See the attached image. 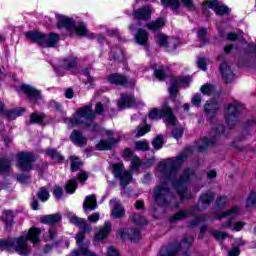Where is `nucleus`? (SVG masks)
Instances as JSON below:
<instances>
[{
  "label": "nucleus",
  "instance_id": "338daca9",
  "mask_svg": "<svg viewBox=\"0 0 256 256\" xmlns=\"http://www.w3.org/2000/svg\"><path fill=\"white\" fill-rule=\"evenodd\" d=\"M107 255L108 256H119V252L117 251V249H115V247L111 246L108 248Z\"/></svg>",
  "mask_w": 256,
  "mask_h": 256
},
{
  "label": "nucleus",
  "instance_id": "9d476101",
  "mask_svg": "<svg viewBox=\"0 0 256 256\" xmlns=\"http://www.w3.org/2000/svg\"><path fill=\"white\" fill-rule=\"evenodd\" d=\"M203 7H209L212 11H215L216 15H227L229 13V7L217 0H206L203 2Z\"/></svg>",
  "mask_w": 256,
  "mask_h": 256
},
{
  "label": "nucleus",
  "instance_id": "473e14b6",
  "mask_svg": "<svg viewBox=\"0 0 256 256\" xmlns=\"http://www.w3.org/2000/svg\"><path fill=\"white\" fill-rule=\"evenodd\" d=\"M120 180L121 187H124L126 185H129L131 183V180L133 179V174L129 171H124L122 175L118 178Z\"/></svg>",
  "mask_w": 256,
  "mask_h": 256
},
{
  "label": "nucleus",
  "instance_id": "2eb2a0df",
  "mask_svg": "<svg viewBox=\"0 0 256 256\" xmlns=\"http://www.w3.org/2000/svg\"><path fill=\"white\" fill-rule=\"evenodd\" d=\"M69 221L72 225H76V227H82V231L80 233H91L92 227L86 223L85 219L78 217L77 215H70Z\"/></svg>",
  "mask_w": 256,
  "mask_h": 256
},
{
  "label": "nucleus",
  "instance_id": "052dcab7",
  "mask_svg": "<svg viewBox=\"0 0 256 256\" xmlns=\"http://www.w3.org/2000/svg\"><path fill=\"white\" fill-rule=\"evenodd\" d=\"M99 219H101V215L99 214V212H95L92 215L88 216V221H90V223H97Z\"/></svg>",
  "mask_w": 256,
  "mask_h": 256
},
{
  "label": "nucleus",
  "instance_id": "39448f33",
  "mask_svg": "<svg viewBox=\"0 0 256 256\" xmlns=\"http://www.w3.org/2000/svg\"><path fill=\"white\" fill-rule=\"evenodd\" d=\"M58 27H65V29H74L76 35L79 37H89L90 39H93V34H89L87 31V26L83 23L78 24L75 27V21L72 18H69L67 16L58 15Z\"/></svg>",
  "mask_w": 256,
  "mask_h": 256
},
{
  "label": "nucleus",
  "instance_id": "6ab92c4d",
  "mask_svg": "<svg viewBox=\"0 0 256 256\" xmlns=\"http://www.w3.org/2000/svg\"><path fill=\"white\" fill-rule=\"evenodd\" d=\"M70 140L78 147H85V145H87V137H85L79 130H73L70 135Z\"/></svg>",
  "mask_w": 256,
  "mask_h": 256
},
{
  "label": "nucleus",
  "instance_id": "69168bd1",
  "mask_svg": "<svg viewBox=\"0 0 256 256\" xmlns=\"http://www.w3.org/2000/svg\"><path fill=\"white\" fill-rule=\"evenodd\" d=\"M50 109H55L56 111H63V108L61 107V104L55 101L49 102Z\"/></svg>",
  "mask_w": 256,
  "mask_h": 256
},
{
  "label": "nucleus",
  "instance_id": "e433bc0d",
  "mask_svg": "<svg viewBox=\"0 0 256 256\" xmlns=\"http://www.w3.org/2000/svg\"><path fill=\"white\" fill-rule=\"evenodd\" d=\"M209 233L214 237L216 241H224V239H227V233L225 232H221L215 229H210Z\"/></svg>",
  "mask_w": 256,
  "mask_h": 256
},
{
  "label": "nucleus",
  "instance_id": "dca6fc26",
  "mask_svg": "<svg viewBox=\"0 0 256 256\" xmlns=\"http://www.w3.org/2000/svg\"><path fill=\"white\" fill-rule=\"evenodd\" d=\"M239 115V107L236 104H230L226 111V121L228 125H235L237 123V116Z\"/></svg>",
  "mask_w": 256,
  "mask_h": 256
},
{
  "label": "nucleus",
  "instance_id": "f03ea898",
  "mask_svg": "<svg viewBox=\"0 0 256 256\" xmlns=\"http://www.w3.org/2000/svg\"><path fill=\"white\" fill-rule=\"evenodd\" d=\"M41 235V229L32 227L29 229L26 236H20L13 240H5L7 243L5 249L10 250L12 247L18 253V255L29 256L31 254V248L27 244V241L31 243H39V236Z\"/></svg>",
  "mask_w": 256,
  "mask_h": 256
},
{
  "label": "nucleus",
  "instance_id": "393cba45",
  "mask_svg": "<svg viewBox=\"0 0 256 256\" xmlns=\"http://www.w3.org/2000/svg\"><path fill=\"white\" fill-rule=\"evenodd\" d=\"M97 207V198L95 195H89L86 196L84 203H83V209L84 211H95V208Z\"/></svg>",
  "mask_w": 256,
  "mask_h": 256
},
{
  "label": "nucleus",
  "instance_id": "a19ab883",
  "mask_svg": "<svg viewBox=\"0 0 256 256\" xmlns=\"http://www.w3.org/2000/svg\"><path fill=\"white\" fill-rule=\"evenodd\" d=\"M45 120V114L34 112L30 116V123H41Z\"/></svg>",
  "mask_w": 256,
  "mask_h": 256
},
{
  "label": "nucleus",
  "instance_id": "4be33fe9",
  "mask_svg": "<svg viewBox=\"0 0 256 256\" xmlns=\"http://www.w3.org/2000/svg\"><path fill=\"white\" fill-rule=\"evenodd\" d=\"M0 113L2 115H5L7 119H11L12 121L14 119H17V117H20L21 114L25 113L24 108L16 109V110H3V103L0 101Z\"/></svg>",
  "mask_w": 256,
  "mask_h": 256
},
{
  "label": "nucleus",
  "instance_id": "7c9ffc66",
  "mask_svg": "<svg viewBox=\"0 0 256 256\" xmlns=\"http://www.w3.org/2000/svg\"><path fill=\"white\" fill-rule=\"evenodd\" d=\"M11 173V161L7 158H0V175H9Z\"/></svg>",
  "mask_w": 256,
  "mask_h": 256
},
{
  "label": "nucleus",
  "instance_id": "b1692460",
  "mask_svg": "<svg viewBox=\"0 0 256 256\" xmlns=\"http://www.w3.org/2000/svg\"><path fill=\"white\" fill-rule=\"evenodd\" d=\"M111 227V222H105L104 225L100 227L99 232L95 235V239H97L98 241L107 239V237H109V233H111Z\"/></svg>",
  "mask_w": 256,
  "mask_h": 256
},
{
  "label": "nucleus",
  "instance_id": "9b49d317",
  "mask_svg": "<svg viewBox=\"0 0 256 256\" xmlns=\"http://www.w3.org/2000/svg\"><path fill=\"white\" fill-rule=\"evenodd\" d=\"M239 215V208L237 206L233 207L232 209L224 212L222 215L218 216L216 219L221 220L225 219V217H229L227 222L221 225L220 229H231L233 227V220L235 217Z\"/></svg>",
  "mask_w": 256,
  "mask_h": 256
},
{
  "label": "nucleus",
  "instance_id": "1a4fd4ad",
  "mask_svg": "<svg viewBox=\"0 0 256 256\" xmlns=\"http://www.w3.org/2000/svg\"><path fill=\"white\" fill-rule=\"evenodd\" d=\"M181 1L188 11H197V7H195V3H193V0ZM161 4L163 5V7H170L172 11H177L181 7V2L179 0H161Z\"/></svg>",
  "mask_w": 256,
  "mask_h": 256
},
{
  "label": "nucleus",
  "instance_id": "c03bdc74",
  "mask_svg": "<svg viewBox=\"0 0 256 256\" xmlns=\"http://www.w3.org/2000/svg\"><path fill=\"white\" fill-rule=\"evenodd\" d=\"M209 145H213V142L209 141L208 138H204L198 142L197 149L198 151H205Z\"/></svg>",
  "mask_w": 256,
  "mask_h": 256
},
{
  "label": "nucleus",
  "instance_id": "7ed1b4c3",
  "mask_svg": "<svg viewBox=\"0 0 256 256\" xmlns=\"http://www.w3.org/2000/svg\"><path fill=\"white\" fill-rule=\"evenodd\" d=\"M93 119H95L93 106L87 105L76 111V113L70 118L68 127L69 129H73V127L81 126L88 131H97L99 126L96 123H93Z\"/></svg>",
  "mask_w": 256,
  "mask_h": 256
},
{
  "label": "nucleus",
  "instance_id": "f3484780",
  "mask_svg": "<svg viewBox=\"0 0 256 256\" xmlns=\"http://www.w3.org/2000/svg\"><path fill=\"white\" fill-rule=\"evenodd\" d=\"M220 73L225 83H232L235 80V74L231 71V67L227 62H224L220 65Z\"/></svg>",
  "mask_w": 256,
  "mask_h": 256
},
{
  "label": "nucleus",
  "instance_id": "412c9836",
  "mask_svg": "<svg viewBox=\"0 0 256 256\" xmlns=\"http://www.w3.org/2000/svg\"><path fill=\"white\" fill-rule=\"evenodd\" d=\"M133 17L139 21H149V19H151V8L149 6H145L136 10L133 12Z\"/></svg>",
  "mask_w": 256,
  "mask_h": 256
},
{
  "label": "nucleus",
  "instance_id": "79ce46f5",
  "mask_svg": "<svg viewBox=\"0 0 256 256\" xmlns=\"http://www.w3.org/2000/svg\"><path fill=\"white\" fill-rule=\"evenodd\" d=\"M37 195H38V199L43 203H45V201H47L50 197L49 191H47V188L45 187L40 188Z\"/></svg>",
  "mask_w": 256,
  "mask_h": 256
},
{
  "label": "nucleus",
  "instance_id": "6e6d98bb",
  "mask_svg": "<svg viewBox=\"0 0 256 256\" xmlns=\"http://www.w3.org/2000/svg\"><path fill=\"white\" fill-rule=\"evenodd\" d=\"M141 167V159L135 156L131 161V169L132 171H137Z\"/></svg>",
  "mask_w": 256,
  "mask_h": 256
},
{
  "label": "nucleus",
  "instance_id": "680f3d73",
  "mask_svg": "<svg viewBox=\"0 0 256 256\" xmlns=\"http://www.w3.org/2000/svg\"><path fill=\"white\" fill-rule=\"evenodd\" d=\"M17 181H19V183H21L22 185H27V183H29L30 181V178L27 175H18Z\"/></svg>",
  "mask_w": 256,
  "mask_h": 256
},
{
  "label": "nucleus",
  "instance_id": "603ef678",
  "mask_svg": "<svg viewBox=\"0 0 256 256\" xmlns=\"http://www.w3.org/2000/svg\"><path fill=\"white\" fill-rule=\"evenodd\" d=\"M152 145H153L154 149H156V151H159V149H161V147H163V136L162 135H158L153 140Z\"/></svg>",
  "mask_w": 256,
  "mask_h": 256
},
{
  "label": "nucleus",
  "instance_id": "f704fd0d",
  "mask_svg": "<svg viewBox=\"0 0 256 256\" xmlns=\"http://www.w3.org/2000/svg\"><path fill=\"white\" fill-rule=\"evenodd\" d=\"M111 167L114 177H116L117 179H119L123 175V173H125V167L123 166V164H112Z\"/></svg>",
  "mask_w": 256,
  "mask_h": 256
},
{
  "label": "nucleus",
  "instance_id": "0e129e2a",
  "mask_svg": "<svg viewBox=\"0 0 256 256\" xmlns=\"http://www.w3.org/2000/svg\"><path fill=\"white\" fill-rule=\"evenodd\" d=\"M207 219V216H197L195 221L190 222V227H195L196 225H199L202 221H205Z\"/></svg>",
  "mask_w": 256,
  "mask_h": 256
},
{
  "label": "nucleus",
  "instance_id": "5701e85b",
  "mask_svg": "<svg viewBox=\"0 0 256 256\" xmlns=\"http://www.w3.org/2000/svg\"><path fill=\"white\" fill-rule=\"evenodd\" d=\"M135 105V97L123 94L118 101L119 109H127Z\"/></svg>",
  "mask_w": 256,
  "mask_h": 256
},
{
  "label": "nucleus",
  "instance_id": "bf43d9fd",
  "mask_svg": "<svg viewBox=\"0 0 256 256\" xmlns=\"http://www.w3.org/2000/svg\"><path fill=\"white\" fill-rule=\"evenodd\" d=\"M201 94H195L192 98V105H194L195 107H199V105H201Z\"/></svg>",
  "mask_w": 256,
  "mask_h": 256
},
{
  "label": "nucleus",
  "instance_id": "aec40b11",
  "mask_svg": "<svg viewBox=\"0 0 256 256\" xmlns=\"http://www.w3.org/2000/svg\"><path fill=\"white\" fill-rule=\"evenodd\" d=\"M117 143H119V140L115 138H109L108 140L103 139L96 144V149L97 151H109L110 149H113Z\"/></svg>",
  "mask_w": 256,
  "mask_h": 256
},
{
  "label": "nucleus",
  "instance_id": "f257e3e1",
  "mask_svg": "<svg viewBox=\"0 0 256 256\" xmlns=\"http://www.w3.org/2000/svg\"><path fill=\"white\" fill-rule=\"evenodd\" d=\"M185 157V154H181L176 158H169L159 164L161 184L155 188L153 195V199L158 205L163 206L172 203L171 199H173V196H171V192L167 187L169 183L178 193L180 201L191 199V194L187 193V183H189L190 179H193L195 171L186 169L180 176L178 172L179 167L183 165Z\"/></svg>",
  "mask_w": 256,
  "mask_h": 256
},
{
  "label": "nucleus",
  "instance_id": "774afa93",
  "mask_svg": "<svg viewBox=\"0 0 256 256\" xmlns=\"http://www.w3.org/2000/svg\"><path fill=\"white\" fill-rule=\"evenodd\" d=\"M241 251L239 250V247H233L229 253L228 256H239Z\"/></svg>",
  "mask_w": 256,
  "mask_h": 256
},
{
  "label": "nucleus",
  "instance_id": "4c0bfd02",
  "mask_svg": "<svg viewBox=\"0 0 256 256\" xmlns=\"http://www.w3.org/2000/svg\"><path fill=\"white\" fill-rule=\"evenodd\" d=\"M123 215H125V208L123 206H121V204H119L113 208L112 216L115 219H121V217H123Z\"/></svg>",
  "mask_w": 256,
  "mask_h": 256
},
{
  "label": "nucleus",
  "instance_id": "ddd939ff",
  "mask_svg": "<svg viewBox=\"0 0 256 256\" xmlns=\"http://www.w3.org/2000/svg\"><path fill=\"white\" fill-rule=\"evenodd\" d=\"M219 111V103L216 100H211L204 106V113L207 116L208 122L213 123L217 112Z\"/></svg>",
  "mask_w": 256,
  "mask_h": 256
},
{
  "label": "nucleus",
  "instance_id": "bb28decb",
  "mask_svg": "<svg viewBox=\"0 0 256 256\" xmlns=\"http://www.w3.org/2000/svg\"><path fill=\"white\" fill-rule=\"evenodd\" d=\"M119 236L121 239H125V237L129 236L131 241H139L141 239V233H139V230H134L133 233H129V229H120L119 230Z\"/></svg>",
  "mask_w": 256,
  "mask_h": 256
},
{
  "label": "nucleus",
  "instance_id": "0eeeda50",
  "mask_svg": "<svg viewBox=\"0 0 256 256\" xmlns=\"http://www.w3.org/2000/svg\"><path fill=\"white\" fill-rule=\"evenodd\" d=\"M193 241H195L193 236H186L184 237L182 244H176V245L167 247L165 250H161L159 256H175L177 255V253H179V250L182 247H186V248L190 247L191 244H193Z\"/></svg>",
  "mask_w": 256,
  "mask_h": 256
},
{
  "label": "nucleus",
  "instance_id": "6e6552de",
  "mask_svg": "<svg viewBox=\"0 0 256 256\" xmlns=\"http://www.w3.org/2000/svg\"><path fill=\"white\" fill-rule=\"evenodd\" d=\"M35 163V155L31 152H20L18 153V164L17 167L20 171H31Z\"/></svg>",
  "mask_w": 256,
  "mask_h": 256
},
{
  "label": "nucleus",
  "instance_id": "58836bf2",
  "mask_svg": "<svg viewBox=\"0 0 256 256\" xmlns=\"http://www.w3.org/2000/svg\"><path fill=\"white\" fill-rule=\"evenodd\" d=\"M77 185L78 183L75 179L68 181L65 185L66 192L69 193L70 195H73V193H75V191L77 190Z\"/></svg>",
  "mask_w": 256,
  "mask_h": 256
},
{
  "label": "nucleus",
  "instance_id": "09e8293b",
  "mask_svg": "<svg viewBox=\"0 0 256 256\" xmlns=\"http://www.w3.org/2000/svg\"><path fill=\"white\" fill-rule=\"evenodd\" d=\"M197 35L200 43H202V45H205V43H207V29L201 28L200 30H198Z\"/></svg>",
  "mask_w": 256,
  "mask_h": 256
},
{
  "label": "nucleus",
  "instance_id": "49530a36",
  "mask_svg": "<svg viewBox=\"0 0 256 256\" xmlns=\"http://www.w3.org/2000/svg\"><path fill=\"white\" fill-rule=\"evenodd\" d=\"M200 91L203 95H213L215 93V87L211 84H206L201 86Z\"/></svg>",
  "mask_w": 256,
  "mask_h": 256
},
{
  "label": "nucleus",
  "instance_id": "72a5a7b5",
  "mask_svg": "<svg viewBox=\"0 0 256 256\" xmlns=\"http://www.w3.org/2000/svg\"><path fill=\"white\" fill-rule=\"evenodd\" d=\"M190 213H193V211L189 210V211H179L178 213H176L174 216L171 217L170 221L171 223H175L177 221H183V219L189 217Z\"/></svg>",
  "mask_w": 256,
  "mask_h": 256
},
{
  "label": "nucleus",
  "instance_id": "c756f323",
  "mask_svg": "<svg viewBox=\"0 0 256 256\" xmlns=\"http://www.w3.org/2000/svg\"><path fill=\"white\" fill-rule=\"evenodd\" d=\"M108 81L112 85H126L127 78L123 75H120V74H110L108 76Z\"/></svg>",
  "mask_w": 256,
  "mask_h": 256
},
{
  "label": "nucleus",
  "instance_id": "2f4dec72",
  "mask_svg": "<svg viewBox=\"0 0 256 256\" xmlns=\"http://www.w3.org/2000/svg\"><path fill=\"white\" fill-rule=\"evenodd\" d=\"M165 23H166L165 19L159 18L156 21H152L146 24V27L150 31H159V29H161L162 27H165Z\"/></svg>",
  "mask_w": 256,
  "mask_h": 256
},
{
  "label": "nucleus",
  "instance_id": "a878e982",
  "mask_svg": "<svg viewBox=\"0 0 256 256\" xmlns=\"http://www.w3.org/2000/svg\"><path fill=\"white\" fill-rule=\"evenodd\" d=\"M62 216L59 213L45 215L41 217V222L45 225H57L61 221Z\"/></svg>",
  "mask_w": 256,
  "mask_h": 256
},
{
  "label": "nucleus",
  "instance_id": "20e7f679",
  "mask_svg": "<svg viewBox=\"0 0 256 256\" xmlns=\"http://www.w3.org/2000/svg\"><path fill=\"white\" fill-rule=\"evenodd\" d=\"M27 39L33 41V43H38L41 47H55L59 42V35L52 33L48 36L37 31L26 32Z\"/></svg>",
  "mask_w": 256,
  "mask_h": 256
},
{
  "label": "nucleus",
  "instance_id": "37998d69",
  "mask_svg": "<svg viewBox=\"0 0 256 256\" xmlns=\"http://www.w3.org/2000/svg\"><path fill=\"white\" fill-rule=\"evenodd\" d=\"M246 207H248L249 209H251V207H256V192L252 191L247 200H246Z\"/></svg>",
  "mask_w": 256,
  "mask_h": 256
},
{
  "label": "nucleus",
  "instance_id": "8fccbe9b",
  "mask_svg": "<svg viewBox=\"0 0 256 256\" xmlns=\"http://www.w3.org/2000/svg\"><path fill=\"white\" fill-rule=\"evenodd\" d=\"M149 131H151V128L149 126L146 127H141L138 126L135 130V137H143V135H145L146 133H149Z\"/></svg>",
  "mask_w": 256,
  "mask_h": 256
},
{
  "label": "nucleus",
  "instance_id": "3c124183",
  "mask_svg": "<svg viewBox=\"0 0 256 256\" xmlns=\"http://www.w3.org/2000/svg\"><path fill=\"white\" fill-rule=\"evenodd\" d=\"M154 75L156 79H159V81H164L165 77H167L163 66H159L158 69L155 70Z\"/></svg>",
  "mask_w": 256,
  "mask_h": 256
},
{
  "label": "nucleus",
  "instance_id": "de8ad7c7",
  "mask_svg": "<svg viewBox=\"0 0 256 256\" xmlns=\"http://www.w3.org/2000/svg\"><path fill=\"white\" fill-rule=\"evenodd\" d=\"M135 147L137 151H148L149 150V142L145 140H140L135 143Z\"/></svg>",
  "mask_w": 256,
  "mask_h": 256
},
{
  "label": "nucleus",
  "instance_id": "c85d7f7f",
  "mask_svg": "<svg viewBox=\"0 0 256 256\" xmlns=\"http://www.w3.org/2000/svg\"><path fill=\"white\" fill-rule=\"evenodd\" d=\"M13 211L4 210L2 212V221L6 225V229H11L13 227V219H14Z\"/></svg>",
  "mask_w": 256,
  "mask_h": 256
},
{
  "label": "nucleus",
  "instance_id": "864d4df0",
  "mask_svg": "<svg viewBox=\"0 0 256 256\" xmlns=\"http://www.w3.org/2000/svg\"><path fill=\"white\" fill-rule=\"evenodd\" d=\"M71 169L72 171H78L79 167H81L83 164L79 160V158L72 156L71 158Z\"/></svg>",
  "mask_w": 256,
  "mask_h": 256
},
{
  "label": "nucleus",
  "instance_id": "c9c22d12",
  "mask_svg": "<svg viewBox=\"0 0 256 256\" xmlns=\"http://www.w3.org/2000/svg\"><path fill=\"white\" fill-rule=\"evenodd\" d=\"M46 154L48 155V157H51V159L57 161L58 163H61V161H63L64 159L61 153L57 152V150L55 149L47 150Z\"/></svg>",
  "mask_w": 256,
  "mask_h": 256
},
{
  "label": "nucleus",
  "instance_id": "cd10ccee",
  "mask_svg": "<svg viewBox=\"0 0 256 256\" xmlns=\"http://www.w3.org/2000/svg\"><path fill=\"white\" fill-rule=\"evenodd\" d=\"M135 41L138 45H148L149 34L143 29H139L135 34Z\"/></svg>",
  "mask_w": 256,
  "mask_h": 256
},
{
  "label": "nucleus",
  "instance_id": "4d7b16f0",
  "mask_svg": "<svg viewBox=\"0 0 256 256\" xmlns=\"http://www.w3.org/2000/svg\"><path fill=\"white\" fill-rule=\"evenodd\" d=\"M52 193L56 199H61L63 197V187L55 186L52 190Z\"/></svg>",
  "mask_w": 256,
  "mask_h": 256
},
{
  "label": "nucleus",
  "instance_id": "4468645a",
  "mask_svg": "<svg viewBox=\"0 0 256 256\" xmlns=\"http://www.w3.org/2000/svg\"><path fill=\"white\" fill-rule=\"evenodd\" d=\"M189 83H191V77L189 76L180 78L179 80H172L171 86L169 88L171 99H175V97H177V89H179V85H185L186 87H189Z\"/></svg>",
  "mask_w": 256,
  "mask_h": 256
},
{
  "label": "nucleus",
  "instance_id": "ea45409f",
  "mask_svg": "<svg viewBox=\"0 0 256 256\" xmlns=\"http://www.w3.org/2000/svg\"><path fill=\"white\" fill-rule=\"evenodd\" d=\"M155 38L157 45L160 47H169V42L167 41V36L165 34H157Z\"/></svg>",
  "mask_w": 256,
  "mask_h": 256
},
{
  "label": "nucleus",
  "instance_id": "13d9d810",
  "mask_svg": "<svg viewBox=\"0 0 256 256\" xmlns=\"http://www.w3.org/2000/svg\"><path fill=\"white\" fill-rule=\"evenodd\" d=\"M57 237V232L55 231V228H51L47 234H45L44 239L46 241H53Z\"/></svg>",
  "mask_w": 256,
  "mask_h": 256
},
{
  "label": "nucleus",
  "instance_id": "a18cd8bd",
  "mask_svg": "<svg viewBox=\"0 0 256 256\" xmlns=\"http://www.w3.org/2000/svg\"><path fill=\"white\" fill-rule=\"evenodd\" d=\"M76 65H77V59H75V58H68V59L64 60V62L62 64V67L64 69H73Z\"/></svg>",
  "mask_w": 256,
  "mask_h": 256
},
{
  "label": "nucleus",
  "instance_id": "5fc2aeb1",
  "mask_svg": "<svg viewBox=\"0 0 256 256\" xmlns=\"http://www.w3.org/2000/svg\"><path fill=\"white\" fill-rule=\"evenodd\" d=\"M184 130L182 127H177L172 130V137L174 139H181L183 137Z\"/></svg>",
  "mask_w": 256,
  "mask_h": 256
},
{
  "label": "nucleus",
  "instance_id": "423d86ee",
  "mask_svg": "<svg viewBox=\"0 0 256 256\" xmlns=\"http://www.w3.org/2000/svg\"><path fill=\"white\" fill-rule=\"evenodd\" d=\"M149 119L153 121H159V119H166L168 125L174 126L177 123L175 115H173V110L169 107V104L164 103L162 109L153 108L148 114Z\"/></svg>",
  "mask_w": 256,
  "mask_h": 256
},
{
  "label": "nucleus",
  "instance_id": "f8f14e48",
  "mask_svg": "<svg viewBox=\"0 0 256 256\" xmlns=\"http://www.w3.org/2000/svg\"><path fill=\"white\" fill-rule=\"evenodd\" d=\"M21 90L25 95H27L30 101L34 102L37 105L38 101L41 100V91L37 90L35 87L27 84L21 85Z\"/></svg>",
  "mask_w": 256,
  "mask_h": 256
},
{
  "label": "nucleus",
  "instance_id": "a211bd4d",
  "mask_svg": "<svg viewBox=\"0 0 256 256\" xmlns=\"http://www.w3.org/2000/svg\"><path fill=\"white\" fill-rule=\"evenodd\" d=\"M213 199H215V194H213V192L203 194L200 196L198 206L194 207V209H197L198 211H201V209H207Z\"/></svg>",
  "mask_w": 256,
  "mask_h": 256
},
{
  "label": "nucleus",
  "instance_id": "e2e57ef3",
  "mask_svg": "<svg viewBox=\"0 0 256 256\" xmlns=\"http://www.w3.org/2000/svg\"><path fill=\"white\" fill-rule=\"evenodd\" d=\"M197 65L199 69H202V71H207V61H205L204 58H199L197 61Z\"/></svg>",
  "mask_w": 256,
  "mask_h": 256
}]
</instances>
